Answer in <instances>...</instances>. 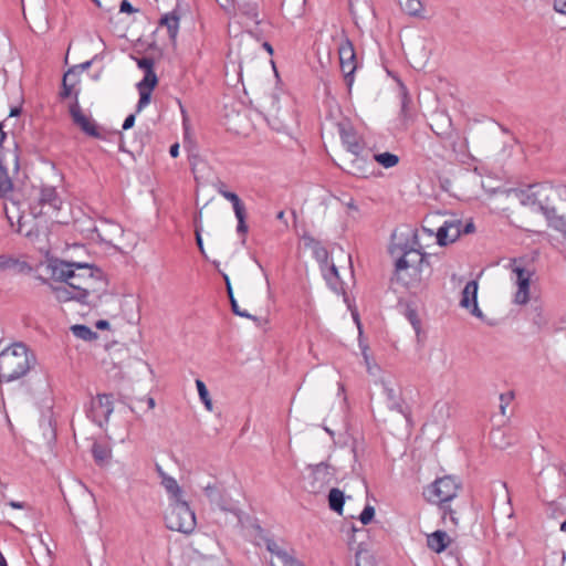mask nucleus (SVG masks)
Here are the masks:
<instances>
[{
  "label": "nucleus",
  "instance_id": "f257e3e1",
  "mask_svg": "<svg viewBox=\"0 0 566 566\" xmlns=\"http://www.w3.org/2000/svg\"><path fill=\"white\" fill-rule=\"evenodd\" d=\"M417 233H413L412 245L401 248L402 254L395 263V279L406 287H416L427 282L432 273L428 254L421 251Z\"/></svg>",
  "mask_w": 566,
  "mask_h": 566
},
{
  "label": "nucleus",
  "instance_id": "f03ea898",
  "mask_svg": "<svg viewBox=\"0 0 566 566\" xmlns=\"http://www.w3.org/2000/svg\"><path fill=\"white\" fill-rule=\"evenodd\" d=\"M557 191L545 185H532L517 193L520 203L533 212H541L545 216L551 227L564 231L566 220L557 214L554 199Z\"/></svg>",
  "mask_w": 566,
  "mask_h": 566
},
{
  "label": "nucleus",
  "instance_id": "7ed1b4c3",
  "mask_svg": "<svg viewBox=\"0 0 566 566\" xmlns=\"http://www.w3.org/2000/svg\"><path fill=\"white\" fill-rule=\"evenodd\" d=\"M35 357L23 343H14L0 353V373L7 381L23 377Z\"/></svg>",
  "mask_w": 566,
  "mask_h": 566
},
{
  "label": "nucleus",
  "instance_id": "20e7f679",
  "mask_svg": "<svg viewBox=\"0 0 566 566\" xmlns=\"http://www.w3.org/2000/svg\"><path fill=\"white\" fill-rule=\"evenodd\" d=\"M52 279L59 282L71 284L76 293H81L83 282L88 279L93 265L88 263L67 262L55 260L50 264Z\"/></svg>",
  "mask_w": 566,
  "mask_h": 566
},
{
  "label": "nucleus",
  "instance_id": "39448f33",
  "mask_svg": "<svg viewBox=\"0 0 566 566\" xmlns=\"http://www.w3.org/2000/svg\"><path fill=\"white\" fill-rule=\"evenodd\" d=\"M165 522L171 531L191 533L196 526V516L188 502L174 497L165 511Z\"/></svg>",
  "mask_w": 566,
  "mask_h": 566
},
{
  "label": "nucleus",
  "instance_id": "423d86ee",
  "mask_svg": "<svg viewBox=\"0 0 566 566\" xmlns=\"http://www.w3.org/2000/svg\"><path fill=\"white\" fill-rule=\"evenodd\" d=\"M80 287L81 304L96 306L102 296L107 292V281L102 270L92 268L88 279Z\"/></svg>",
  "mask_w": 566,
  "mask_h": 566
},
{
  "label": "nucleus",
  "instance_id": "0eeeda50",
  "mask_svg": "<svg viewBox=\"0 0 566 566\" xmlns=\"http://www.w3.org/2000/svg\"><path fill=\"white\" fill-rule=\"evenodd\" d=\"M308 470L310 476L313 480L312 484L314 486L317 484L318 494L325 492V486H331L327 495H345L346 489L340 490L332 485L335 481V468L331 467L328 463L322 462L314 467L310 465ZM314 492H316V490Z\"/></svg>",
  "mask_w": 566,
  "mask_h": 566
},
{
  "label": "nucleus",
  "instance_id": "6e6552de",
  "mask_svg": "<svg viewBox=\"0 0 566 566\" xmlns=\"http://www.w3.org/2000/svg\"><path fill=\"white\" fill-rule=\"evenodd\" d=\"M338 54L340 70L344 74L346 86L348 87V90H350L354 83V73L357 69V65L354 45L348 38H345L342 41L338 48Z\"/></svg>",
  "mask_w": 566,
  "mask_h": 566
},
{
  "label": "nucleus",
  "instance_id": "1a4fd4ad",
  "mask_svg": "<svg viewBox=\"0 0 566 566\" xmlns=\"http://www.w3.org/2000/svg\"><path fill=\"white\" fill-rule=\"evenodd\" d=\"M113 412V400L111 395L102 394L97 395L96 398L92 399L87 417L92 419L99 427L104 422L108 421L109 416Z\"/></svg>",
  "mask_w": 566,
  "mask_h": 566
},
{
  "label": "nucleus",
  "instance_id": "9d476101",
  "mask_svg": "<svg viewBox=\"0 0 566 566\" xmlns=\"http://www.w3.org/2000/svg\"><path fill=\"white\" fill-rule=\"evenodd\" d=\"M70 115L72 117L73 123L86 135L94 138H102V134L99 132V127L97 124L90 117L86 116L78 105L77 97L75 96V102L70 106Z\"/></svg>",
  "mask_w": 566,
  "mask_h": 566
},
{
  "label": "nucleus",
  "instance_id": "9b49d317",
  "mask_svg": "<svg viewBox=\"0 0 566 566\" xmlns=\"http://www.w3.org/2000/svg\"><path fill=\"white\" fill-rule=\"evenodd\" d=\"M462 490V481L457 475H444L436 479L429 486L431 495H457Z\"/></svg>",
  "mask_w": 566,
  "mask_h": 566
},
{
  "label": "nucleus",
  "instance_id": "f8f14e48",
  "mask_svg": "<svg viewBox=\"0 0 566 566\" xmlns=\"http://www.w3.org/2000/svg\"><path fill=\"white\" fill-rule=\"evenodd\" d=\"M45 206H49L53 210L60 209L61 200L54 187L45 186L40 189L38 202L32 203L30 207L31 213L35 218L42 216Z\"/></svg>",
  "mask_w": 566,
  "mask_h": 566
},
{
  "label": "nucleus",
  "instance_id": "ddd939ff",
  "mask_svg": "<svg viewBox=\"0 0 566 566\" xmlns=\"http://www.w3.org/2000/svg\"><path fill=\"white\" fill-rule=\"evenodd\" d=\"M67 505L74 517L83 522L98 514L95 497H75V501Z\"/></svg>",
  "mask_w": 566,
  "mask_h": 566
},
{
  "label": "nucleus",
  "instance_id": "4468645a",
  "mask_svg": "<svg viewBox=\"0 0 566 566\" xmlns=\"http://www.w3.org/2000/svg\"><path fill=\"white\" fill-rule=\"evenodd\" d=\"M339 135L342 143L346 147L347 151L355 157V160H353L354 167L356 160H358L364 150L363 143L350 126L340 124Z\"/></svg>",
  "mask_w": 566,
  "mask_h": 566
},
{
  "label": "nucleus",
  "instance_id": "2eb2a0df",
  "mask_svg": "<svg viewBox=\"0 0 566 566\" xmlns=\"http://www.w3.org/2000/svg\"><path fill=\"white\" fill-rule=\"evenodd\" d=\"M219 193L232 203L234 214L238 219L237 232L245 235L248 232V226L245 223L247 212L243 202L237 193L223 188L219 189Z\"/></svg>",
  "mask_w": 566,
  "mask_h": 566
},
{
  "label": "nucleus",
  "instance_id": "dca6fc26",
  "mask_svg": "<svg viewBox=\"0 0 566 566\" xmlns=\"http://www.w3.org/2000/svg\"><path fill=\"white\" fill-rule=\"evenodd\" d=\"M378 384L381 386L382 392L386 396L387 407L390 410H394V411H397V412L403 415L405 418L408 420L409 413L405 409L403 399H402L400 392L391 386V382L389 380H386L382 378L378 381Z\"/></svg>",
  "mask_w": 566,
  "mask_h": 566
},
{
  "label": "nucleus",
  "instance_id": "f3484780",
  "mask_svg": "<svg viewBox=\"0 0 566 566\" xmlns=\"http://www.w3.org/2000/svg\"><path fill=\"white\" fill-rule=\"evenodd\" d=\"M478 282L475 280L465 284L460 300V306L470 310L471 314L476 317H482V312L478 306Z\"/></svg>",
  "mask_w": 566,
  "mask_h": 566
},
{
  "label": "nucleus",
  "instance_id": "a211bd4d",
  "mask_svg": "<svg viewBox=\"0 0 566 566\" xmlns=\"http://www.w3.org/2000/svg\"><path fill=\"white\" fill-rule=\"evenodd\" d=\"M43 284H48L52 293L55 295V298L59 302H70L75 301L81 303V296L75 292L71 284L60 282V284H52L42 276L38 277Z\"/></svg>",
  "mask_w": 566,
  "mask_h": 566
},
{
  "label": "nucleus",
  "instance_id": "6ab92c4d",
  "mask_svg": "<svg viewBox=\"0 0 566 566\" xmlns=\"http://www.w3.org/2000/svg\"><path fill=\"white\" fill-rule=\"evenodd\" d=\"M98 239L112 247H115V241L123 235V228L115 222L102 221L101 226L95 228Z\"/></svg>",
  "mask_w": 566,
  "mask_h": 566
},
{
  "label": "nucleus",
  "instance_id": "aec40b11",
  "mask_svg": "<svg viewBox=\"0 0 566 566\" xmlns=\"http://www.w3.org/2000/svg\"><path fill=\"white\" fill-rule=\"evenodd\" d=\"M461 222L460 221H446L443 226H441L437 231V242L439 245L443 247L449 243L454 242L461 233L460 230Z\"/></svg>",
  "mask_w": 566,
  "mask_h": 566
},
{
  "label": "nucleus",
  "instance_id": "412c9836",
  "mask_svg": "<svg viewBox=\"0 0 566 566\" xmlns=\"http://www.w3.org/2000/svg\"><path fill=\"white\" fill-rule=\"evenodd\" d=\"M24 271H30V266L27 262L12 254H0V273H22Z\"/></svg>",
  "mask_w": 566,
  "mask_h": 566
},
{
  "label": "nucleus",
  "instance_id": "4be33fe9",
  "mask_svg": "<svg viewBox=\"0 0 566 566\" xmlns=\"http://www.w3.org/2000/svg\"><path fill=\"white\" fill-rule=\"evenodd\" d=\"M219 549V543L209 535H202L196 541V552L202 557H213Z\"/></svg>",
  "mask_w": 566,
  "mask_h": 566
},
{
  "label": "nucleus",
  "instance_id": "5701e85b",
  "mask_svg": "<svg viewBox=\"0 0 566 566\" xmlns=\"http://www.w3.org/2000/svg\"><path fill=\"white\" fill-rule=\"evenodd\" d=\"M448 544H449V536L443 531H436L432 534L427 536L428 547L436 553L443 552L447 548Z\"/></svg>",
  "mask_w": 566,
  "mask_h": 566
},
{
  "label": "nucleus",
  "instance_id": "b1692460",
  "mask_svg": "<svg viewBox=\"0 0 566 566\" xmlns=\"http://www.w3.org/2000/svg\"><path fill=\"white\" fill-rule=\"evenodd\" d=\"M159 24L167 28L170 40L175 41L179 31V17L175 12L166 13Z\"/></svg>",
  "mask_w": 566,
  "mask_h": 566
},
{
  "label": "nucleus",
  "instance_id": "393cba45",
  "mask_svg": "<svg viewBox=\"0 0 566 566\" xmlns=\"http://www.w3.org/2000/svg\"><path fill=\"white\" fill-rule=\"evenodd\" d=\"M78 83L77 73L74 69H70L63 76L62 91L60 93L61 98H67L71 96L73 88Z\"/></svg>",
  "mask_w": 566,
  "mask_h": 566
},
{
  "label": "nucleus",
  "instance_id": "a878e982",
  "mask_svg": "<svg viewBox=\"0 0 566 566\" xmlns=\"http://www.w3.org/2000/svg\"><path fill=\"white\" fill-rule=\"evenodd\" d=\"M13 191V182L7 168L3 165V158L0 157V197L8 198Z\"/></svg>",
  "mask_w": 566,
  "mask_h": 566
},
{
  "label": "nucleus",
  "instance_id": "bb28decb",
  "mask_svg": "<svg viewBox=\"0 0 566 566\" xmlns=\"http://www.w3.org/2000/svg\"><path fill=\"white\" fill-rule=\"evenodd\" d=\"M92 454L98 465H105L111 459L112 451L108 446L94 442L92 446Z\"/></svg>",
  "mask_w": 566,
  "mask_h": 566
},
{
  "label": "nucleus",
  "instance_id": "cd10ccee",
  "mask_svg": "<svg viewBox=\"0 0 566 566\" xmlns=\"http://www.w3.org/2000/svg\"><path fill=\"white\" fill-rule=\"evenodd\" d=\"M239 11L255 24H260L258 4L255 2L242 1L238 2Z\"/></svg>",
  "mask_w": 566,
  "mask_h": 566
},
{
  "label": "nucleus",
  "instance_id": "c85d7f7f",
  "mask_svg": "<svg viewBox=\"0 0 566 566\" xmlns=\"http://www.w3.org/2000/svg\"><path fill=\"white\" fill-rule=\"evenodd\" d=\"M156 470L159 476L161 478V484L165 488V490L170 495H178V493L180 492V488L177 481L174 478L168 476L158 464L156 465Z\"/></svg>",
  "mask_w": 566,
  "mask_h": 566
},
{
  "label": "nucleus",
  "instance_id": "c756f323",
  "mask_svg": "<svg viewBox=\"0 0 566 566\" xmlns=\"http://www.w3.org/2000/svg\"><path fill=\"white\" fill-rule=\"evenodd\" d=\"M453 497H442L439 502H438V507L442 514V517L443 520H446L448 516L450 518V521L457 525L459 523V518L457 516V512L451 507V503L450 501L452 500Z\"/></svg>",
  "mask_w": 566,
  "mask_h": 566
},
{
  "label": "nucleus",
  "instance_id": "7c9ffc66",
  "mask_svg": "<svg viewBox=\"0 0 566 566\" xmlns=\"http://www.w3.org/2000/svg\"><path fill=\"white\" fill-rule=\"evenodd\" d=\"M349 9L354 18L374 15V11L367 1H364L363 3H356L354 0H349Z\"/></svg>",
  "mask_w": 566,
  "mask_h": 566
},
{
  "label": "nucleus",
  "instance_id": "2f4dec72",
  "mask_svg": "<svg viewBox=\"0 0 566 566\" xmlns=\"http://www.w3.org/2000/svg\"><path fill=\"white\" fill-rule=\"evenodd\" d=\"M374 159L385 168L395 167L399 163V157L388 151L375 154Z\"/></svg>",
  "mask_w": 566,
  "mask_h": 566
},
{
  "label": "nucleus",
  "instance_id": "473e14b6",
  "mask_svg": "<svg viewBox=\"0 0 566 566\" xmlns=\"http://www.w3.org/2000/svg\"><path fill=\"white\" fill-rule=\"evenodd\" d=\"M71 331L74 336L77 338H81L83 340H92L97 338V334L93 332L90 327L86 325H73L71 327Z\"/></svg>",
  "mask_w": 566,
  "mask_h": 566
},
{
  "label": "nucleus",
  "instance_id": "72a5a7b5",
  "mask_svg": "<svg viewBox=\"0 0 566 566\" xmlns=\"http://www.w3.org/2000/svg\"><path fill=\"white\" fill-rule=\"evenodd\" d=\"M402 10L411 17H421L423 6L420 0H406L402 4Z\"/></svg>",
  "mask_w": 566,
  "mask_h": 566
},
{
  "label": "nucleus",
  "instance_id": "f704fd0d",
  "mask_svg": "<svg viewBox=\"0 0 566 566\" xmlns=\"http://www.w3.org/2000/svg\"><path fill=\"white\" fill-rule=\"evenodd\" d=\"M107 350L109 352L108 354H109L111 363L115 367H119V364H120V361L116 363L115 358H119L120 356L128 355V349L124 345H119L118 343H114L111 346H108Z\"/></svg>",
  "mask_w": 566,
  "mask_h": 566
},
{
  "label": "nucleus",
  "instance_id": "c9c22d12",
  "mask_svg": "<svg viewBox=\"0 0 566 566\" xmlns=\"http://www.w3.org/2000/svg\"><path fill=\"white\" fill-rule=\"evenodd\" d=\"M512 271L516 274L517 287L530 289L531 273L521 266H514Z\"/></svg>",
  "mask_w": 566,
  "mask_h": 566
},
{
  "label": "nucleus",
  "instance_id": "e433bc0d",
  "mask_svg": "<svg viewBox=\"0 0 566 566\" xmlns=\"http://www.w3.org/2000/svg\"><path fill=\"white\" fill-rule=\"evenodd\" d=\"M158 78L154 70H148L145 72L144 78L137 84V88H145L153 91L157 85Z\"/></svg>",
  "mask_w": 566,
  "mask_h": 566
},
{
  "label": "nucleus",
  "instance_id": "4c0bfd02",
  "mask_svg": "<svg viewBox=\"0 0 566 566\" xmlns=\"http://www.w3.org/2000/svg\"><path fill=\"white\" fill-rule=\"evenodd\" d=\"M490 440L492 444L497 449H505L511 444L509 441H506L504 431L500 429L491 431Z\"/></svg>",
  "mask_w": 566,
  "mask_h": 566
},
{
  "label": "nucleus",
  "instance_id": "58836bf2",
  "mask_svg": "<svg viewBox=\"0 0 566 566\" xmlns=\"http://www.w3.org/2000/svg\"><path fill=\"white\" fill-rule=\"evenodd\" d=\"M324 277L327 281L329 287L337 292L338 291V270L335 264H332L324 273Z\"/></svg>",
  "mask_w": 566,
  "mask_h": 566
},
{
  "label": "nucleus",
  "instance_id": "ea45409f",
  "mask_svg": "<svg viewBox=\"0 0 566 566\" xmlns=\"http://www.w3.org/2000/svg\"><path fill=\"white\" fill-rule=\"evenodd\" d=\"M196 386H197V389H198V394H199V397H200V400L203 402L205 407L211 411L212 410V401L210 399V396H209V391L205 385V382L200 379H197L196 380Z\"/></svg>",
  "mask_w": 566,
  "mask_h": 566
},
{
  "label": "nucleus",
  "instance_id": "a19ab883",
  "mask_svg": "<svg viewBox=\"0 0 566 566\" xmlns=\"http://www.w3.org/2000/svg\"><path fill=\"white\" fill-rule=\"evenodd\" d=\"M356 566H376L375 557L367 551L356 554Z\"/></svg>",
  "mask_w": 566,
  "mask_h": 566
},
{
  "label": "nucleus",
  "instance_id": "79ce46f5",
  "mask_svg": "<svg viewBox=\"0 0 566 566\" xmlns=\"http://www.w3.org/2000/svg\"><path fill=\"white\" fill-rule=\"evenodd\" d=\"M280 554L281 555L276 558V563L280 566H304L303 563L295 559L286 551H284L283 553H280Z\"/></svg>",
  "mask_w": 566,
  "mask_h": 566
},
{
  "label": "nucleus",
  "instance_id": "37998d69",
  "mask_svg": "<svg viewBox=\"0 0 566 566\" xmlns=\"http://www.w3.org/2000/svg\"><path fill=\"white\" fill-rule=\"evenodd\" d=\"M138 92H139V101L137 103L136 111L140 112L143 108H145L149 104L150 97H151V91L145 90V88H138Z\"/></svg>",
  "mask_w": 566,
  "mask_h": 566
},
{
  "label": "nucleus",
  "instance_id": "c03bdc74",
  "mask_svg": "<svg viewBox=\"0 0 566 566\" xmlns=\"http://www.w3.org/2000/svg\"><path fill=\"white\" fill-rule=\"evenodd\" d=\"M374 516H375L374 506L366 505L359 515V521L361 522V524L367 525L373 521Z\"/></svg>",
  "mask_w": 566,
  "mask_h": 566
},
{
  "label": "nucleus",
  "instance_id": "a18cd8bd",
  "mask_svg": "<svg viewBox=\"0 0 566 566\" xmlns=\"http://www.w3.org/2000/svg\"><path fill=\"white\" fill-rule=\"evenodd\" d=\"M331 510L342 514L343 506L345 503V497H328Z\"/></svg>",
  "mask_w": 566,
  "mask_h": 566
},
{
  "label": "nucleus",
  "instance_id": "49530a36",
  "mask_svg": "<svg viewBox=\"0 0 566 566\" xmlns=\"http://www.w3.org/2000/svg\"><path fill=\"white\" fill-rule=\"evenodd\" d=\"M201 231H202V227L201 224L198 223V221L196 220V229H195V234H196V242H197V245H198V249L200 251V253L207 258L206 255V251H205V248H203V241H202V237H201Z\"/></svg>",
  "mask_w": 566,
  "mask_h": 566
},
{
  "label": "nucleus",
  "instance_id": "de8ad7c7",
  "mask_svg": "<svg viewBox=\"0 0 566 566\" xmlns=\"http://www.w3.org/2000/svg\"><path fill=\"white\" fill-rule=\"evenodd\" d=\"M530 298V289L518 287L515 294V303L517 304H526Z\"/></svg>",
  "mask_w": 566,
  "mask_h": 566
},
{
  "label": "nucleus",
  "instance_id": "09e8293b",
  "mask_svg": "<svg viewBox=\"0 0 566 566\" xmlns=\"http://www.w3.org/2000/svg\"><path fill=\"white\" fill-rule=\"evenodd\" d=\"M265 543H266V548L268 551L275 557L277 558L281 554L280 553H283L284 549L277 544L275 543L274 541L272 539H265Z\"/></svg>",
  "mask_w": 566,
  "mask_h": 566
},
{
  "label": "nucleus",
  "instance_id": "8fccbe9b",
  "mask_svg": "<svg viewBox=\"0 0 566 566\" xmlns=\"http://www.w3.org/2000/svg\"><path fill=\"white\" fill-rule=\"evenodd\" d=\"M305 2H306L305 0H291L290 2L285 3L284 6H285L286 10H289L291 6L297 7L295 17H300L304 12Z\"/></svg>",
  "mask_w": 566,
  "mask_h": 566
},
{
  "label": "nucleus",
  "instance_id": "3c124183",
  "mask_svg": "<svg viewBox=\"0 0 566 566\" xmlns=\"http://www.w3.org/2000/svg\"><path fill=\"white\" fill-rule=\"evenodd\" d=\"M137 65L139 69H143L145 72H148V70H154V60L146 56L138 59Z\"/></svg>",
  "mask_w": 566,
  "mask_h": 566
},
{
  "label": "nucleus",
  "instance_id": "603ef678",
  "mask_svg": "<svg viewBox=\"0 0 566 566\" xmlns=\"http://www.w3.org/2000/svg\"><path fill=\"white\" fill-rule=\"evenodd\" d=\"M230 303H231L232 312L235 315L241 316V317L252 318V316L247 311L240 310L235 298H232V301H230Z\"/></svg>",
  "mask_w": 566,
  "mask_h": 566
},
{
  "label": "nucleus",
  "instance_id": "864d4df0",
  "mask_svg": "<svg viewBox=\"0 0 566 566\" xmlns=\"http://www.w3.org/2000/svg\"><path fill=\"white\" fill-rule=\"evenodd\" d=\"M513 398V392H509V394H502L500 396V400H501V412L504 415L505 413V408L506 406L510 403V401L512 400Z\"/></svg>",
  "mask_w": 566,
  "mask_h": 566
},
{
  "label": "nucleus",
  "instance_id": "5fc2aeb1",
  "mask_svg": "<svg viewBox=\"0 0 566 566\" xmlns=\"http://www.w3.org/2000/svg\"><path fill=\"white\" fill-rule=\"evenodd\" d=\"M219 272H220V274L222 275V277L224 280L229 300L232 301V298H234V295H233L232 286H231V283H230V279H229L228 274H226L224 272H222L220 270H219Z\"/></svg>",
  "mask_w": 566,
  "mask_h": 566
},
{
  "label": "nucleus",
  "instance_id": "6e6d98bb",
  "mask_svg": "<svg viewBox=\"0 0 566 566\" xmlns=\"http://www.w3.org/2000/svg\"><path fill=\"white\" fill-rule=\"evenodd\" d=\"M555 11L566 14V0H554Z\"/></svg>",
  "mask_w": 566,
  "mask_h": 566
},
{
  "label": "nucleus",
  "instance_id": "4d7b16f0",
  "mask_svg": "<svg viewBox=\"0 0 566 566\" xmlns=\"http://www.w3.org/2000/svg\"><path fill=\"white\" fill-rule=\"evenodd\" d=\"M137 10L127 1V0H123L122 3H120V12H125V13H133V12H136Z\"/></svg>",
  "mask_w": 566,
  "mask_h": 566
},
{
  "label": "nucleus",
  "instance_id": "13d9d810",
  "mask_svg": "<svg viewBox=\"0 0 566 566\" xmlns=\"http://www.w3.org/2000/svg\"><path fill=\"white\" fill-rule=\"evenodd\" d=\"M493 491L496 493H503V492L509 493L506 483L501 482V481L494 482Z\"/></svg>",
  "mask_w": 566,
  "mask_h": 566
},
{
  "label": "nucleus",
  "instance_id": "bf43d9fd",
  "mask_svg": "<svg viewBox=\"0 0 566 566\" xmlns=\"http://www.w3.org/2000/svg\"><path fill=\"white\" fill-rule=\"evenodd\" d=\"M134 124H135V115L130 114L125 118L124 124H123V129L127 130V129L132 128L134 126Z\"/></svg>",
  "mask_w": 566,
  "mask_h": 566
},
{
  "label": "nucleus",
  "instance_id": "052dcab7",
  "mask_svg": "<svg viewBox=\"0 0 566 566\" xmlns=\"http://www.w3.org/2000/svg\"><path fill=\"white\" fill-rule=\"evenodd\" d=\"M363 451H364L363 443L355 441L353 444V453H354L355 460H358L359 454L363 453Z\"/></svg>",
  "mask_w": 566,
  "mask_h": 566
},
{
  "label": "nucleus",
  "instance_id": "680f3d73",
  "mask_svg": "<svg viewBox=\"0 0 566 566\" xmlns=\"http://www.w3.org/2000/svg\"><path fill=\"white\" fill-rule=\"evenodd\" d=\"M169 154L174 158H176L179 155V144L178 143H175L170 146Z\"/></svg>",
  "mask_w": 566,
  "mask_h": 566
},
{
  "label": "nucleus",
  "instance_id": "e2e57ef3",
  "mask_svg": "<svg viewBox=\"0 0 566 566\" xmlns=\"http://www.w3.org/2000/svg\"><path fill=\"white\" fill-rule=\"evenodd\" d=\"M95 326L98 328V329H106L109 327V323L105 319H99L96 322Z\"/></svg>",
  "mask_w": 566,
  "mask_h": 566
},
{
  "label": "nucleus",
  "instance_id": "0e129e2a",
  "mask_svg": "<svg viewBox=\"0 0 566 566\" xmlns=\"http://www.w3.org/2000/svg\"><path fill=\"white\" fill-rule=\"evenodd\" d=\"M6 505H9L12 509H24V506H25V504L23 502H15V501H10Z\"/></svg>",
  "mask_w": 566,
  "mask_h": 566
},
{
  "label": "nucleus",
  "instance_id": "69168bd1",
  "mask_svg": "<svg viewBox=\"0 0 566 566\" xmlns=\"http://www.w3.org/2000/svg\"><path fill=\"white\" fill-rule=\"evenodd\" d=\"M365 356V361H366V365H367V371L370 374V375H374V369L377 368V366H373V364L369 363V358L366 354H364Z\"/></svg>",
  "mask_w": 566,
  "mask_h": 566
},
{
  "label": "nucleus",
  "instance_id": "338daca9",
  "mask_svg": "<svg viewBox=\"0 0 566 566\" xmlns=\"http://www.w3.org/2000/svg\"><path fill=\"white\" fill-rule=\"evenodd\" d=\"M145 400L147 402L148 409L151 410V409L155 408L156 402H155V399L153 397H146Z\"/></svg>",
  "mask_w": 566,
  "mask_h": 566
},
{
  "label": "nucleus",
  "instance_id": "774afa93",
  "mask_svg": "<svg viewBox=\"0 0 566 566\" xmlns=\"http://www.w3.org/2000/svg\"><path fill=\"white\" fill-rule=\"evenodd\" d=\"M21 113V108L20 107H12L11 111H10V116H18L19 114Z\"/></svg>",
  "mask_w": 566,
  "mask_h": 566
}]
</instances>
